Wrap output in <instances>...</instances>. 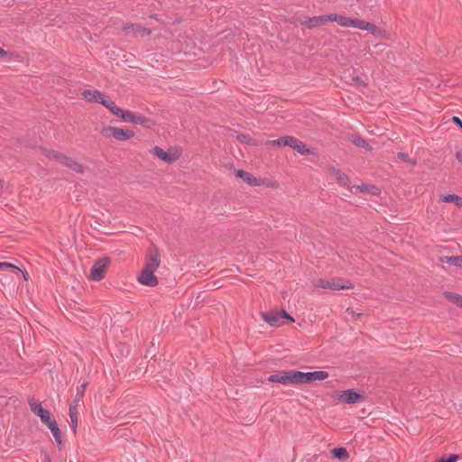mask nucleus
Wrapping results in <instances>:
<instances>
[{"mask_svg": "<svg viewBox=\"0 0 462 462\" xmlns=\"http://www.w3.org/2000/svg\"><path fill=\"white\" fill-rule=\"evenodd\" d=\"M263 186L271 189H280V183L277 180L269 179V178H259L258 179V187Z\"/></svg>", "mask_w": 462, "mask_h": 462, "instance_id": "obj_21", "label": "nucleus"}, {"mask_svg": "<svg viewBox=\"0 0 462 462\" xmlns=\"http://www.w3.org/2000/svg\"><path fill=\"white\" fill-rule=\"evenodd\" d=\"M0 58H2V59L9 58L8 52L5 51L1 46H0Z\"/></svg>", "mask_w": 462, "mask_h": 462, "instance_id": "obj_34", "label": "nucleus"}, {"mask_svg": "<svg viewBox=\"0 0 462 462\" xmlns=\"http://www.w3.org/2000/svg\"><path fill=\"white\" fill-rule=\"evenodd\" d=\"M316 288L329 290H349L353 284L349 281L341 279H319L314 282Z\"/></svg>", "mask_w": 462, "mask_h": 462, "instance_id": "obj_7", "label": "nucleus"}, {"mask_svg": "<svg viewBox=\"0 0 462 462\" xmlns=\"http://www.w3.org/2000/svg\"><path fill=\"white\" fill-rule=\"evenodd\" d=\"M150 153L165 163L172 164L181 157L182 149L179 146H171L167 150H163L160 146H154Z\"/></svg>", "mask_w": 462, "mask_h": 462, "instance_id": "obj_5", "label": "nucleus"}, {"mask_svg": "<svg viewBox=\"0 0 462 462\" xmlns=\"http://www.w3.org/2000/svg\"><path fill=\"white\" fill-rule=\"evenodd\" d=\"M48 428L50 429L51 432L52 433L54 439L59 444H61V434L60 431V429L58 428L56 422L54 420H51L48 424H46Z\"/></svg>", "mask_w": 462, "mask_h": 462, "instance_id": "obj_23", "label": "nucleus"}, {"mask_svg": "<svg viewBox=\"0 0 462 462\" xmlns=\"http://www.w3.org/2000/svg\"><path fill=\"white\" fill-rule=\"evenodd\" d=\"M328 377V373L326 371H315L303 373L297 371V384L309 383L314 381H323Z\"/></svg>", "mask_w": 462, "mask_h": 462, "instance_id": "obj_13", "label": "nucleus"}, {"mask_svg": "<svg viewBox=\"0 0 462 462\" xmlns=\"http://www.w3.org/2000/svg\"><path fill=\"white\" fill-rule=\"evenodd\" d=\"M458 458L457 455H450L448 457H441L437 462H457Z\"/></svg>", "mask_w": 462, "mask_h": 462, "instance_id": "obj_32", "label": "nucleus"}, {"mask_svg": "<svg viewBox=\"0 0 462 462\" xmlns=\"http://www.w3.org/2000/svg\"><path fill=\"white\" fill-rule=\"evenodd\" d=\"M441 201L446 203H455L457 206H460L461 199L457 195H443L441 196Z\"/></svg>", "mask_w": 462, "mask_h": 462, "instance_id": "obj_27", "label": "nucleus"}, {"mask_svg": "<svg viewBox=\"0 0 462 462\" xmlns=\"http://www.w3.org/2000/svg\"><path fill=\"white\" fill-rule=\"evenodd\" d=\"M3 186H4L3 180H0V189L3 188Z\"/></svg>", "mask_w": 462, "mask_h": 462, "instance_id": "obj_39", "label": "nucleus"}, {"mask_svg": "<svg viewBox=\"0 0 462 462\" xmlns=\"http://www.w3.org/2000/svg\"><path fill=\"white\" fill-rule=\"evenodd\" d=\"M126 31L129 33H133L135 36L145 37L152 33V31L148 28L143 27L140 24H132L126 27Z\"/></svg>", "mask_w": 462, "mask_h": 462, "instance_id": "obj_20", "label": "nucleus"}, {"mask_svg": "<svg viewBox=\"0 0 462 462\" xmlns=\"http://www.w3.org/2000/svg\"><path fill=\"white\" fill-rule=\"evenodd\" d=\"M79 405H77V402H72V404L69 406V417L71 420L72 427L74 430L77 428L78 424V407Z\"/></svg>", "mask_w": 462, "mask_h": 462, "instance_id": "obj_22", "label": "nucleus"}, {"mask_svg": "<svg viewBox=\"0 0 462 462\" xmlns=\"http://www.w3.org/2000/svg\"><path fill=\"white\" fill-rule=\"evenodd\" d=\"M86 383L81 384L78 390L77 393L75 395L74 402H77V405H79L80 402L82 401V398L84 396L85 391H86Z\"/></svg>", "mask_w": 462, "mask_h": 462, "instance_id": "obj_28", "label": "nucleus"}, {"mask_svg": "<svg viewBox=\"0 0 462 462\" xmlns=\"http://www.w3.org/2000/svg\"><path fill=\"white\" fill-rule=\"evenodd\" d=\"M331 452L336 458L340 460H346L349 457V454L345 448H336Z\"/></svg>", "mask_w": 462, "mask_h": 462, "instance_id": "obj_24", "label": "nucleus"}, {"mask_svg": "<svg viewBox=\"0 0 462 462\" xmlns=\"http://www.w3.org/2000/svg\"><path fill=\"white\" fill-rule=\"evenodd\" d=\"M161 263L160 254L157 250L150 252L146 258L145 265L138 276V282L145 286L154 287L158 284V278L154 273Z\"/></svg>", "mask_w": 462, "mask_h": 462, "instance_id": "obj_1", "label": "nucleus"}, {"mask_svg": "<svg viewBox=\"0 0 462 462\" xmlns=\"http://www.w3.org/2000/svg\"><path fill=\"white\" fill-rule=\"evenodd\" d=\"M271 383H277L282 384H297V371H280L268 377Z\"/></svg>", "mask_w": 462, "mask_h": 462, "instance_id": "obj_9", "label": "nucleus"}, {"mask_svg": "<svg viewBox=\"0 0 462 462\" xmlns=\"http://www.w3.org/2000/svg\"><path fill=\"white\" fill-rule=\"evenodd\" d=\"M108 110L114 116L119 117L122 121L126 123L140 125L146 128H151L155 125L152 120L143 115L135 114L132 111L122 109L121 107L116 106V104L114 101L112 102V105L110 106Z\"/></svg>", "mask_w": 462, "mask_h": 462, "instance_id": "obj_2", "label": "nucleus"}, {"mask_svg": "<svg viewBox=\"0 0 462 462\" xmlns=\"http://www.w3.org/2000/svg\"><path fill=\"white\" fill-rule=\"evenodd\" d=\"M103 134L106 136H112L118 141H126L134 136L133 130L117 126H107L103 129Z\"/></svg>", "mask_w": 462, "mask_h": 462, "instance_id": "obj_11", "label": "nucleus"}, {"mask_svg": "<svg viewBox=\"0 0 462 462\" xmlns=\"http://www.w3.org/2000/svg\"><path fill=\"white\" fill-rule=\"evenodd\" d=\"M49 156L57 160L60 163L69 168L73 171L78 173H83L82 165L77 161L73 160L72 158L67 157L54 151L51 152Z\"/></svg>", "mask_w": 462, "mask_h": 462, "instance_id": "obj_14", "label": "nucleus"}, {"mask_svg": "<svg viewBox=\"0 0 462 462\" xmlns=\"http://www.w3.org/2000/svg\"><path fill=\"white\" fill-rule=\"evenodd\" d=\"M29 405L31 411L35 415L39 416L41 418L42 422L44 423L45 425L52 420L50 412L47 410H45L39 402L31 400L29 402Z\"/></svg>", "mask_w": 462, "mask_h": 462, "instance_id": "obj_15", "label": "nucleus"}, {"mask_svg": "<svg viewBox=\"0 0 462 462\" xmlns=\"http://www.w3.org/2000/svg\"><path fill=\"white\" fill-rule=\"evenodd\" d=\"M23 274L24 280H28V273L25 272Z\"/></svg>", "mask_w": 462, "mask_h": 462, "instance_id": "obj_37", "label": "nucleus"}, {"mask_svg": "<svg viewBox=\"0 0 462 462\" xmlns=\"http://www.w3.org/2000/svg\"><path fill=\"white\" fill-rule=\"evenodd\" d=\"M262 319L272 327H281L285 324L283 319L287 322H294V319L285 310H272L269 312L261 313Z\"/></svg>", "mask_w": 462, "mask_h": 462, "instance_id": "obj_6", "label": "nucleus"}, {"mask_svg": "<svg viewBox=\"0 0 462 462\" xmlns=\"http://www.w3.org/2000/svg\"><path fill=\"white\" fill-rule=\"evenodd\" d=\"M288 146L303 155L311 153V151L306 146L304 143L292 136H290Z\"/></svg>", "mask_w": 462, "mask_h": 462, "instance_id": "obj_17", "label": "nucleus"}, {"mask_svg": "<svg viewBox=\"0 0 462 462\" xmlns=\"http://www.w3.org/2000/svg\"><path fill=\"white\" fill-rule=\"evenodd\" d=\"M354 143L358 147H363L365 150H372V147L362 138H356L354 140Z\"/></svg>", "mask_w": 462, "mask_h": 462, "instance_id": "obj_30", "label": "nucleus"}, {"mask_svg": "<svg viewBox=\"0 0 462 462\" xmlns=\"http://www.w3.org/2000/svg\"><path fill=\"white\" fill-rule=\"evenodd\" d=\"M335 398L342 403L355 404L365 399L364 393L355 390L338 391L335 393Z\"/></svg>", "mask_w": 462, "mask_h": 462, "instance_id": "obj_8", "label": "nucleus"}, {"mask_svg": "<svg viewBox=\"0 0 462 462\" xmlns=\"http://www.w3.org/2000/svg\"><path fill=\"white\" fill-rule=\"evenodd\" d=\"M398 158H400L402 161H407L410 162L411 164H415V161H410L408 158V154L400 152L398 153Z\"/></svg>", "mask_w": 462, "mask_h": 462, "instance_id": "obj_33", "label": "nucleus"}, {"mask_svg": "<svg viewBox=\"0 0 462 462\" xmlns=\"http://www.w3.org/2000/svg\"><path fill=\"white\" fill-rule=\"evenodd\" d=\"M442 263H447L448 265L459 266L460 262L462 261L459 257L457 256H442L440 258Z\"/></svg>", "mask_w": 462, "mask_h": 462, "instance_id": "obj_25", "label": "nucleus"}, {"mask_svg": "<svg viewBox=\"0 0 462 462\" xmlns=\"http://www.w3.org/2000/svg\"><path fill=\"white\" fill-rule=\"evenodd\" d=\"M346 15L337 13H331L313 17H304L300 20V23L308 29H314L329 22H334L341 27H346Z\"/></svg>", "mask_w": 462, "mask_h": 462, "instance_id": "obj_3", "label": "nucleus"}, {"mask_svg": "<svg viewBox=\"0 0 462 462\" xmlns=\"http://www.w3.org/2000/svg\"><path fill=\"white\" fill-rule=\"evenodd\" d=\"M82 97L89 102L102 104L107 109H109L113 102V100L97 89H86L82 92Z\"/></svg>", "mask_w": 462, "mask_h": 462, "instance_id": "obj_12", "label": "nucleus"}, {"mask_svg": "<svg viewBox=\"0 0 462 462\" xmlns=\"http://www.w3.org/2000/svg\"><path fill=\"white\" fill-rule=\"evenodd\" d=\"M347 312L349 314H352L353 316H355L356 319H359L361 314H356L353 310H347Z\"/></svg>", "mask_w": 462, "mask_h": 462, "instance_id": "obj_36", "label": "nucleus"}, {"mask_svg": "<svg viewBox=\"0 0 462 462\" xmlns=\"http://www.w3.org/2000/svg\"><path fill=\"white\" fill-rule=\"evenodd\" d=\"M109 263L110 260L108 258H102L96 261L91 267L88 278L96 282L102 280L106 275Z\"/></svg>", "mask_w": 462, "mask_h": 462, "instance_id": "obj_10", "label": "nucleus"}, {"mask_svg": "<svg viewBox=\"0 0 462 462\" xmlns=\"http://www.w3.org/2000/svg\"><path fill=\"white\" fill-rule=\"evenodd\" d=\"M452 121L462 127V120L458 116H454Z\"/></svg>", "mask_w": 462, "mask_h": 462, "instance_id": "obj_35", "label": "nucleus"}, {"mask_svg": "<svg viewBox=\"0 0 462 462\" xmlns=\"http://www.w3.org/2000/svg\"><path fill=\"white\" fill-rule=\"evenodd\" d=\"M290 136L281 137L276 140H271L267 144L271 146H288Z\"/></svg>", "mask_w": 462, "mask_h": 462, "instance_id": "obj_26", "label": "nucleus"}, {"mask_svg": "<svg viewBox=\"0 0 462 462\" xmlns=\"http://www.w3.org/2000/svg\"><path fill=\"white\" fill-rule=\"evenodd\" d=\"M8 269H16L19 270L18 267L10 263H0V272L6 271Z\"/></svg>", "mask_w": 462, "mask_h": 462, "instance_id": "obj_31", "label": "nucleus"}, {"mask_svg": "<svg viewBox=\"0 0 462 462\" xmlns=\"http://www.w3.org/2000/svg\"><path fill=\"white\" fill-rule=\"evenodd\" d=\"M44 462H51V458L49 457H46Z\"/></svg>", "mask_w": 462, "mask_h": 462, "instance_id": "obj_38", "label": "nucleus"}, {"mask_svg": "<svg viewBox=\"0 0 462 462\" xmlns=\"http://www.w3.org/2000/svg\"><path fill=\"white\" fill-rule=\"evenodd\" d=\"M350 190L352 193L356 192H363V193H369L372 195H379L381 193V190L378 187L374 185H367V184H362V185H354L350 188Z\"/></svg>", "mask_w": 462, "mask_h": 462, "instance_id": "obj_18", "label": "nucleus"}, {"mask_svg": "<svg viewBox=\"0 0 462 462\" xmlns=\"http://www.w3.org/2000/svg\"><path fill=\"white\" fill-rule=\"evenodd\" d=\"M345 28H355V29H359L361 31H367L372 35H374L375 38L385 39V40L389 39V34L384 29H383L374 23H371L365 20L358 19L356 17H351V16L346 15Z\"/></svg>", "mask_w": 462, "mask_h": 462, "instance_id": "obj_4", "label": "nucleus"}, {"mask_svg": "<svg viewBox=\"0 0 462 462\" xmlns=\"http://www.w3.org/2000/svg\"><path fill=\"white\" fill-rule=\"evenodd\" d=\"M236 176L242 179L244 182L251 187H258V179L244 170H236Z\"/></svg>", "mask_w": 462, "mask_h": 462, "instance_id": "obj_19", "label": "nucleus"}, {"mask_svg": "<svg viewBox=\"0 0 462 462\" xmlns=\"http://www.w3.org/2000/svg\"><path fill=\"white\" fill-rule=\"evenodd\" d=\"M445 298L448 299L450 301L455 302L456 304L459 305L461 302V298L459 295H456L452 292H445Z\"/></svg>", "mask_w": 462, "mask_h": 462, "instance_id": "obj_29", "label": "nucleus"}, {"mask_svg": "<svg viewBox=\"0 0 462 462\" xmlns=\"http://www.w3.org/2000/svg\"><path fill=\"white\" fill-rule=\"evenodd\" d=\"M329 176L337 181V183L343 187H346L350 189L352 186H350V181L348 177L341 171L339 169L330 167L328 168Z\"/></svg>", "mask_w": 462, "mask_h": 462, "instance_id": "obj_16", "label": "nucleus"}]
</instances>
